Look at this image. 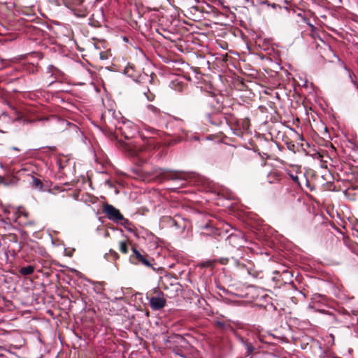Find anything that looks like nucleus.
<instances>
[{"label":"nucleus","instance_id":"58836bf2","mask_svg":"<svg viewBox=\"0 0 358 358\" xmlns=\"http://www.w3.org/2000/svg\"><path fill=\"white\" fill-rule=\"evenodd\" d=\"M124 41H127L126 37H124Z\"/></svg>","mask_w":358,"mask_h":358},{"label":"nucleus","instance_id":"6e6552de","mask_svg":"<svg viewBox=\"0 0 358 358\" xmlns=\"http://www.w3.org/2000/svg\"><path fill=\"white\" fill-rule=\"evenodd\" d=\"M175 342L178 344L176 347H179L183 350H187L189 348V344L186 339L181 335L177 334L174 336Z\"/></svg>","mask_w":358,"mask_h":358},{"label":"nucleus","instance_id":"a211bd4d","mask_svg":"<svg viewBox=\"0 0 358 358\" xmlns=\"http://www.w3.org/2000/svg\"><path fill=\"white\" fill-rule=\"evenodd\" d=\"M184 350L180 349L179 347H173V349H172V352L173 353H174L175 355H178L182 358H185L186 356L184 354Z\"/></svg>","mask_w":358,"mask_h":358},{"label":"nucleus","instance_id":"20e7f679","mask_svg":"<svg viewBox=\"0 0 358 358\" xmlns=\"http://www.w3.org/2000/svg\"><path fill=\"white\" fill-rule=\"evenodd\" d=\"M227 241L232 247L236 248L237 249L243 248L244 244L246 242L243 234L241 232L231 234L228 236ZM238 251H239V250H238L237 252Z\"/></svg>","mask_w":358,"mask_h":358},{"label":"nucleus","instance_id":"393cba45","mask_svg":"<svg viewBox=\"0 0 358 358\" xmlns=\"http://www.w3.org/2000/svg\"><path fill=\"white\" fill-rule=\"evenodd\" d=\"M237 338H238V341H239V342H240V343H241L244 347H245V346H246V345L249 343V342H248L247 340L244 339V338H243V337H241V336H238Z\"/></svg>","mask_w":358,"mask_h":358},{"label":"nucleus","instance_id":"9b49d317","mask_svg":"<svg viewBox=\"0 0 358 358\" xmlns=\"http://www.w3.org/2000/svg\"><path fill=\"white\" fill-rule=\"evenodd\" d=\"M167 178L175 181H182L181 185H184L185 178L182 176L181 173L171 172L167 176Z\"/></svg>","mask_w":358,"mask_h":358},{"label":"nucleus","instance_id":"4c0bfd02","mask_svg":"<svg viewBox=\"0 0 358 358\" xmlns=\"http://www.w3.org/2000/svg\"><path fill=\"white\" fill-rule=\"evenodd\" d=\"M299 139L302 141L303 140V137L302 136H299Z\"/></svg>","mask_w":358,"mask_h":358},{"label":"nucleus","instance_id":"ddd939ff","mask_svg":"<svg viewBox=\"0 0 358 358\" xmlns=\"http://www.w3.org/2000/svg\"><path fill=\"white\" fill-rule=\"evenodd\" d=\"M93 285H94L93 290L94 291V292L103 296V298H106L103 294L104 288L103 287V282H94Z\"/></svg>","mask_w":358,"mask_h":358},{"label":"nucleus","instance_id":"c85d7f7f","mask_svg":"<svg viewBox=\"0 0 358 358\" xmlns=\"http://www.w3.org/2000/svg\"><path fill=\"white\" fill-rule=\"evenodd\" d=\"M352 312L353 313L354 315H357L358 314V303H357V307L355 308Z\"/></svg>","mask_w":358,"mask_h":358},{"label":"nucleus","instance_id":"9d476101","mask_svg":"<svg viewBox=\"0 0 358 358\" xmlns=\"http://www.w3.org/2000/svg\"><path fill=\"white\" fill-rule=\"evenodd\" d=\"M122 225L125 229L129 232L134 233L135 231L134 225L127 219L123 217V220H121L118 223Z\"/></svg>","mask_w":358,"mask_h":358},{"label":"nucleus","instance_id":"f8f14e48","mask_svg":"<svg viewBox=\"0 0 358 358\" xmlns=\"http://www.w3.org/2000/svg\"><path fill=\"white\" fill-rule=\"evenodd\" d=\"M281 180L280 173L278 171H273L268 175V181L269 183H274Z\"/></svg>","mask_w":358,"mask_h":358},{"label":"nucleus","instance_id":"7ed1b4c3","mask_svg":"<svg viewBox=\"0 0 358 358\" xmlns=\"http://www.w3.org/2000/svg\"><path fill=\"white\" fill-rule=\"evenodd\" d=\"M124 135L126 138H132L138 133V129L134 124L129 121L126 120L122 122V126L117 127Z\"/></svg>","mask_w":358,"mask_h":358},{"label":"nucleus","instance_id":"2eb2a0df","mask_svg":"<svg viewBox=\"0 0 358 358\" xmlns=\"http://www.w3.org/2000/svg\"><path fill=\"white\" fill-rule=\"evenodd\" d=\"M34 271V268L33 266H27L24 267H22L20 269V273L22 275H28Z\"/></svg>","mask_w":358,"mask_h":358},{"label":"nucleus","instance_id":"b1692460","mask_svg":"<svg viewBox=\"0 0 358 358\" xmlns=\"http://www.w3.org/2000/svg\"><path fill=\"white\" fill-rule=\"evenodd\" d=\"M141 78L142 80H144L150 83H151L153 80L152 77L148 74H144L143 76H141Z\"/></svg>","mask_w":358,"mask_h":358},{"label":"nucleus","instance_id":"f03ea898","mask_svg":"<svg viewBox=\"0 0 358 358\" xmlns=\"http://www.w3.org/2000/svg\"><path fill=\"white\" fill-rule=\"evenodd\" d=\"M132 255L130 256V261L133 264H141L148 268H151L154 271L155 268L152 267L151 262L143 255H142L138 250L135 248H132Z\"/></svg>","mask_w":358,"mask_h":358},{"label":"nucleus","instance_id":"c9c22d12","mask_svg":"<svg viewBox=\"0 0 358 358\" xmlns=\"http://www.w3.org/2000/svg\"><path fill=\"white\" fill-rule=\"evenodd\" d=\"M12 149L14 150H19V149L17 147H12Z\"/></svg>","mask_w":358,"mask_h":358},{"label":"nucleus","instance_id":"72a5a7b5","mask_svg":"<svg viewBox=\"0 0 358 358\" xmlns=\"http://www.w3.org/2000/svg\"><path fill=\"white\" fill-rule=\"evenodd\" d=\"M262 4H265V5H267L268 6V3H270L268 1H262L261 3Z\"/></svg>","mask_w":358,"mask_h":358},{"label":"nucleus","instance_id":"39448f33","mask_svg":"<svg viewBox=\"0 0 358 358\" xmlns=\"http://www.w3.org/2000/svg\"><path fill=\"white\" fill-rule=\"evenodd\" d=\"M243 257V254L241 251H238L237 254L235 256H232L231 258L227 257H220L216 259V262L222 265L227 264L230 260L234 262V264L236 267H241L243 266L240 262V259Z\"/></svg>","mask_w":358,"mask_h":358},{"label":"nucleus","instance_id":"f3484780","mask_svg":"<svg viewBox=\"0 0 358 358\" xmlns=\"http://www.w3.org/2000/svg\"><path fill=\"white\" fill-rule=\"evenodd\" d=\"M245 348L246 349L245 357L251 356L255 350L254 345L251 343H249Z\"/></svg>","mask_w":358,"mask_h":358},{"label":"nucleus","instance_id":"a878e982","mask_svg":"<svg viewBox=\"0 0 358 358\" xmlns=\"http://www.w3.org/2000/svg\"><path fill=\"white\" fill-rule=\"evenodd\" d=\"M287 148L292 151V152H295L294 149H295V145L292 143H287Z\"/></svg>","mask_w":358,"mask_h":358},{"label":"nucleus","instance_id":"4be33fe9","mask_svg":"<svg viewBox=\"0 0 358 358\" xmlns=\"http://www.w3.org/2000/svg\"><path fill=\"white\" fill-rule=\"evenodd\" d=\"M120 250L123 254H127L128 252V246L125 242H121L120 244Z\"/></svg>","mask_w":358,"mask_h":358},{"label":"nucleus","instance_id":"e433bc0d","mask_svg":"<svg viewBox=\"0 0 358 358\" xmlns=\"http://www.w3.org/2000/svg\"><path fill=\"white\" fill-rule=\"evenodd\" d=\"M57 163L59 164V166L60 168H62V165H61V162H60V161H58V162H57Z\"/></svg>","mask_w":358,"mask_h":358},{"label":"nucleus","instance_id":"cd10ccee","mask_svg":"<svg viewBox=\"0 0 358 358\" xmlns=\"http://www.w3.org/2000/svg\"><path fill=\"white\" fill-rule=\"evenodd\" d=\"M217 324L219 327H220L221 328H223V329L225 328V327H226L225 324L224 322H220V321H217Z\"/></svg>","mask_w":358,"mask_h":358},{"label":"nucleus","instance_id":"7c9ffc66","mask_svg":"<svg viewBox=\"0 0 358 358\" xmlns=\"http://www.w3.org/2000/svg\"><path fill=\"white\" fill-rule=\"evenodd\" d=\"M55 68L52 66V65H49L48 66V70L49 72H52V69H55Z\"/></svg>","mask_w":358,"mask_h":358},{"label":"nucleus","instance_id":"bb28decb","mask_svg":"<svg viewBox=\"0 0 358 358\" xmlns=\"http://www.w3.org/2000/svg\"><path fill=\"white\" fill-rule=\"evenodd\" d=\"M268 6H271L272 8L273 9H275V8H279V9H281V6L278 4H276V3H268Z\"/></svg>","mask_w":358,"mask_h":358},{"label":"nucleus","instance_id":"c756f323","mask_svg":"<svg viewBox=\"0 0 358 358\" xmlns=\"http://www.w3.org/2000/svg\"><path fill=\"white\" fill-rule=\"evenodd\" d=\"M110 253H111V254H113V255L114 256V257H115V259H116V258H117V257H118V254H117L116 252H115V251H113V250H110Z\"/></svg>","mask_w":358,"mask_h":358},{"label":"nucleus","instance_id":"aec40b11","mask_svg":"<svg viewBox=\"0 0 358 358\" xmlns=\"http://www.w3.org/2000/svg\"><path fill=\"white\" fill-rule=\"evenodd\" d=\"M182 134L185 135V138L186 140H194V141H198L199 138V137H197L195 135H191L189 136V132L187 131L185 129H182Z\"/></svg>","mask_w":358,"mask_h":358},{"label":"nucleus","instance_id":"6ab92c4d","mask_svg":"<svg viewBox=\"0 0 358 358\" xmlns=\"http://www.w3.org/2000/svg\"><path fill=\"white\" fill-rule=\"evenodd\" d=\"M287 174L289 176L290 178L292 179V180L297 184L298 185H300L299 179L298 176L296 175V173H293L291 171H287Z\"/></svg>","mask_w":358,"mask_h":358},{"label":"nucleus","instance_id":"4468645a","mask_svg":"<svg viewBox=\"0 0 358 358\" xmlns=\"http://www.w3.org/2000/svg\"><path fill=\"white\" fill-rule=\"evenodd\" d=\"M207 120L213 125L218 126L222 123V121L220 120L216 115H212L208 113L206 115Z\"/></svg>","mask_w":358,"mask_h":358},{"label":"nucleus","instance_id":"f257e3e1","mask_svg":"<svg viewBox=\"0 0 358 358\" xmlns=\"http://www.w3.org/2000/svg\"><path fill=\"white\" fill-rule=\"evenodd\" d=\"M103 213L110 220L114 222L119 223L121 220H123L124 216L120 211L110 204L106 203L103 206Z\"/></svg>","mask_w":358,"mask_h":358},{"label":"nucleus","instance_id":"473e14b6","mask_svg":"<svg viewBox=\"0 0 358 358\" xmlns=\"http://www.w3.org/2000/svg\"><path fill=\"white\" fill-rule=\"evenodd\" d=\"M172 224H173L177 228L178 227V225L176 220H171Z\"/></svg>","mask_w":358,"mask_h":358},{"label":"nucleus","instance_id":"5701e85b","mask_svg":"<svg viewBox=\"0 0 358 358\" xmlns=\"http://www.w3.org/2000/svg\"><path fill=\"white\" fill-rule=\"evenodd\" d=\"M144 94L146 96L147 99L150 101H152L155 99V95L150 92L149 89H148V92H144Z\"/></svg>","mask_w":358,"mask_h":358},{"label":"nucleus","instance_id":"0eeeda50","mask_svg":"<svg viewBox=\"0 0 358 358\" xmlns=\"http://www.w3.org/2000/svg\"><path fill=\"white\" fill-rule=\"evenodd\" d=\"M166 300L163 297L152 296L150 299V306L153 310H158L164 308Z\"/></svg>","mask_w":358,"mask_h":358},{"label":"nucleus","instance_id":"dca6fc26","mask_svg":"<svg viewBox=\"0 0 358 358\" xmlns=\"http://www.w3.org/2000/svg\"><path fill=\"white\" fill-rule=\"evenodd\" d=\"M31 186L36 189L41 190L43 189V185L41 180L33 177L31 181Z\"/></svg>","mask_w":358,"mask_h":358},{"label":"nucleus","instance_id":"2f4dec72","mask_svg":"<svg viewBox=\"0 0 358 358\" xmlns=\"http://www.w3.org/2000/svg\"><path fill=\"white\" fill-rule=\"evenodd\" d=\"M3 210L6 214L9 213V210L8 208L3 207Z\"/></svg>","mask_w":358,"mask_h":358},{"label":"nucleus","instance_id":"423d86ee","mask_svg":"<svg viewBox=\"0 0 358 358\" xmlns=\"http://www.w3.org/2000/svg\"><path fill=\"white\" fill-rule=\"evenodd\" d=\"M120 143L124 151L127 153V155L131 157H138L139 153L142 150L141 148L136 146V145H130L124 142Z\"/></svg>","mask_w":358,"mask_h":358},{"label":"nucleus","instance_id":"f704fd0d","mask_svg":"<svg viewBox=\"0 0 358 358\" xmlns=\"http://www.w3.org/2000/svg\"><path fill=\"white\" fill-rule=\"evenodd\" d=\"M0 183H3V178L0 176Z\"/></svg>","mask_w":358,"mask_h":358},{"label":"nucleus","instance_id":"ea45409f","mask_svg":"<svg viewBox=\"0 0 358 358\" xmlns=\"http://www.w3.org/2000/svg\"><path fill=\"white\" fill-rule=\"evenodd\" d=\"M282 358H286V357H282Z\"/></svg>","mask_w":358,"mask_h":358},{"label":"nucleus","instance_id":"1a4fd4ad","mask_svg":"<svg viewBox=\"0 0 358 358\" xmlns=\"http://www.w3.org/2000/svg\"><path fill=\"white\" fill-rule=\"evenodd\" d=\"M203 229H206L208 232H201V236H207V235H216L219 234V231L217 229H215L210 226L209 224H206L203 227H201Z\"/></svg>","mask_w":358,"mask_h":358},{"label":"nucleus","instance_id":"412c9836","mask_svg":"<svg viewBox=\"0 0 358 358\" xmlns=\"http://www.w3.org/2000/svg\"><path fill=\"white\" fill-rule=\"evenodd\" d=\"M147 108L148 110L151 111L153 114L155 115H158V114H160V110L159 108H157V107H155V106L153 105H151V104H148L147 106Z\"/></svg>","mask_w":358,"mask_h":358}]
</instances>
